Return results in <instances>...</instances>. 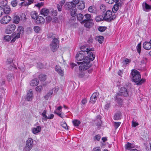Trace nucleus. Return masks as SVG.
Listing matches in <instances>:
<instances>
[{"instance_id": "4c0bfd02", "label": "nucleus", "mask_w": 151, "mask_h": 151, "mask_svg": "<svg viewBox=\"0 0 151 151\" xmlns=\"http://www.w3.org/2000/svg\"><path fill=\"white\" fill-rule=\"evenodd\" d=\"M107 29V27L105 26H99L98 28V30L100 32H103L104 31Z\"/></svg>"}, {"instance_id": "a19ab883", "label": "nucleus", "mask_w": 151, "mask_h": 151, "mask_svg": "<svg viewBox=\"0 0 151 151\" xmlns=\"http://www.w3.org/2000/svg\"><path fill=\"white\" fill-rule=\"evenodd\" d=\"M46 76L43 74H40L39 76V78L41 81H44L46 79Z\"/></svg>"}, {"instance_id": "423d86ee", "label": "nucleus", "mask_w": 151, "mask_h": 151, "mask_svg": "<svg viewBox=\"0 0 151 151\" xmlns=\"http://www.w3.org/2000/svg\"><path fill=\"white\" fill-rule=\"evenodd\" d=\"M59 42L56 38L54 39L50 44V48L53 52H55L58 48Z\"/></svg>"}, {"instance_id": "e433bc0d", "label": "nucleus", "mask_w": 151, "mask_h": 151, "mask_svg": "<svg viewBox=\"0 0 151 151\" xmlns=\"http://www.w3.org/2000/svg\"><path fill=\"white\" fill-rule=\"evenodd\" d=\"M17 32L20 33L21 35L23 34L24 32V28L22 27L19 26L18 27L17 29Z\"/></svg>"}, {"instance_id": "69168bd1", "label": "nucleus", "mask_w": 151, "mask_h": 151, "mask_svg": "<svg viewBox=\"0 0 151 151\" xmlns=\"http://www.w3.org/2000/svg\"><path fill=\"white\" fill-rule=\"evenodd\" d=\"M51 19L52 18L50 16H48L46 17V20L48 22H50Z\"/></svg>"}, {"instance_id": "473e14b6", "label": "nucleus", "mask_w": 151, "mask_h": 151, "mask_svg": "<svg viewBox=\"0 0 151 151\" xmlns=\"http://www.w3.org/2000/svg\"><path fill=\"white\" fill-rule=\"evenodd\" d=\"M13 20L14 23L18 24L20 21V18L18 16H15L13 17Z\"/></svg>"}, {"instance_id": "7c9ffc66", "label": "nucleus", "mask_w": 151, "mask_h": 151, "mask_svg": "<svg viewBox=\"0 0 151 151\" xmlns=\"http://www.w3.org/2000/svg\"><path fill=\"white\" fill-rule=\"evenodd\" d=\"M76 8L70 10V14L72 16L75 17L76 15Z\"/></svg>"}, {"instance_id": "0eeeda50", "label": "nucleus", "mask_w": 151, "mask_h": 151, "mask_svg": "<svg viewBox=\"0 0 151 151\" xmlns=\"http://www.w3.org/2000/svg\"><path fill=\"white\" fill-rule=\"evenodd\" d=\"M33 140L31 138H28L26 142V145L23 151H29L33 146Z\"/></svg>"}, {"instance_id": "6ab92c4d", "label": "nucleus", "mask_w": 151, "mask_h": 151, "mask_svg": "<svg viewBox=\"0 0 151 151\" xmlns=\"http://www.w3.org/2000/svg\"><path fill=\"white\" fill-rule=\"evenodd\" d=\"M97 9L95 6H91L88 8V11L91 13H96L97 11Z\"/></svg>"}, {"instance_id": "ea45409f", "label": "nucleus", "mask_w": 151, "mask_h": 151, "mask_svg": "<svg viewBox=\"0 0 151 151\" xmlns=\"http://www.w3.org/2000/svg\"><path fill=\"white\" fill-rule=\"evenodd\" d=\"M77 19L79 21H81L84 17V16L83 14L79 13L77 14Z\"/></svg>"}, {"instance_id": "1a4fd4ad", "label": "nucleus", "mask_w": 151, "mask_h": 151, "mask_svg": "<svg viewBox=\"0 0 151 151\" xmlns=\"http://www.w3.org/2000/svg\"><path fill=\"white\" fill-rule=\"evenodd\" d=\"M16 28V27L15 24H9L5 30V32L7 34H11L14 31Z\"/></svg>"}, {"instance_id": "72a5a7b5", "label": "nucleus", "mask_w": 151, "mask_h": 151, "mask_svg": "<svg viewBox=\"0 0 151 151\" xmlns=\"http://www.w3.org/2000/svg\"><path fill=\"white\" fill-rule=\"evenodd\" d=\"M95 19L96 22H100L104 19V18L103 16L100 15L96 16V17Z\"/></svg>"}, {"instance_id": "a18cd8bd", "label": "nucleus", "mask_w": 151, "mask_h": 151, "mask_svg": "<svg viewBox=\"0 0 151 151\" xmlns=\"http://www.w3.org/2000/svg\"><path fill=\"white\" fill-rule=\"evenodd\" d=\"M61 126L65 129H68V127L67 124L65 122H61Z\"/></svg>"}, {"instance_id": "f03ea898", "label": "nucleus", "mask_w": 151, "mask_h": 151, "mask_svg": "<svg viewBox=\"0 0 151 151\" xmlns=\"http://www.w3.org/2000/svg\"><path fill=\"white\" fill-rule=\"evenodd\" d=\"M132 79L133 81L136 83V84L140 85L145 81V79H141L139 72L135 69L132 70L131 72Z\"/></svg>"}, {"instance_id": "13d9d810", "label": "nucleus", "mask_w": 151, "mask_h": 151, "mask_svg": "<svg viewBox=\"0 0 151 151\" xmlns=\"http://www.w3.org/2000/svg\"><path fill=\"white\" fill-rule=\"evenodd\" d=\"M7 63L8 65H10L12 67H13L14 64L12 63V60H11V61H9L8 60L7 61Z\"/></svg>"}, {"instance_id": "09e8293b", "label": "nucleus", "mask_w": 151, "mask_h": 151, "mask_svg": "<svg viewBox=\"0 0 151 151\" xmlns=\"http://www.w3.org/2000/svg\"><path fill=\"white\" fill-rule=\"evenodd\" d=\"M110 107V103H107L105 105L104 108L106 110H107Z\"/></svg>"}, {"instance_id": "3c124183", "label": "nucleus", "mask_w": 151, "mask_h": 151, "mask_svg": "<svg viewBox=\"0 0 151 151\" xmlns=\"http://www.w3.org/2000/svg\"><path fill=\"white\" fill-rule=\"evenodd\" d=\"M42 89V86H37L36 88V91L38 92L41 91Z\"/></svg>"}, {"instance_id": "412c9836", "label": "nucleus", "mask_w": 151, "mask_h": 151, "mask_svg": "<svg viewBox=\"0 0 151 151\" xmlns=\"http://www.w3.org/2000/svg\"><path fill=\"white\" fill-rule=\"evenodd\" d=\"M31 17L34 19H37L38 17V14L37 12L35 11L32 12L30 13Z\"/></svg>"}, {"instance_id": "e2e57ef3", "label": "nucleus", "mask_w": 151, "mask_h": 151, "mask_svg": "<svg viewBox=\"0 0 151 151\" xmlns=\"http://www.w3.org/2000/svg\"><path fill=\"white\" fill-rule=\"evenodd\" d=\"M62 6L59 5V4H58L57 5V8L59 11H61L62 10Z\"/></svg>"}, {"instance_id": "bb28decb", "label": "nucleus", "mask_w": 151, "mask_h": 151, "mask_svg": "<svg viewBox=\"0 0 151 151\" xmlns=\"http://www.w3.org/2000/svg\"><path fill=\"white\" fill-rule=\"evenodd\" d=\"M52 93L53 91H50L44 96V98L46 100H48L49 98H51L52 96Z\"/></svg>"}, {"instance_id": "f704fd0d", "label": "nucleus", "mask_w": 151, "mask_h": 151, "mask_svg": "<svg viewBox=\"0 0 151 151\" xmlns=\"http://www.w3.org/2000/svg\"><path fill=\"white\" fill-rule=\"evenodd\" d=\"M125 0H116V4H118L120 6H121L124 4Z\"/></svg>"}, {"instance_id": "4be33fe9", "label": "nucleus", "mask_w": 151, "mask_h": 151, "mask_svg": "<svg viewBox=\"0 0 151 151\" xmlns=\"http://www.w3.org/2000/svg\"><path fill=\"white\" fill-rule=\"evenodd\" d=\"M85 7V3L83 1H81L79 2V4L78 5V9L80 10L83 9Z\"/></svg>"}, {"instance_id": "9d476101", "label": "nucleus", "mask_w": 151, "mask_h": 151, "mask_svg": "<svg viewBox=\"0 0 151 151\" xmlns=\"http://www.w3.org/2000/svg\"><path fill=\"white\" fill-rule=\"evenodd\" d=\"M11 17L9 15H6L4 16L1 19L0 22L3 24H5L9 23L11 20Z\"/></svg>"}, {"instance_id": "dca6fc26", "label": "nucleus", "mask_w": 151, "mask_h": 151, "mask_svg": "<svg viewBox=\"0 0 151 151\" xmlns=\"http://www.w3.org/2000/svg\"><path fill=\"white\" fill-rule=\"evenodd\" d=\"M97 94L96 93H93L90 98V102L92 104H94L97 99Z\"/></svg>"}, {"instance_id": "ddd939ff", "label": "nucleus", "mask_w": 151, "mask_h": 151, "mask_svg": "<svg viewBox=\"0 0 151 151\" xmlns=\"http://www.w3.org/2000/svg\"><path fill=\"white\" fill-rule=\"evenodd\" d=\"M142 7L143 10L146 12H149L151 10V6L145 2L142 3Z\"/></svg>"}, {"instance_id": "8fccbe9b", "label": "nucleus", "mask_w": 151, "mask_h": 151, "mask_svg": "<svg viewBox=\"0 0 151 151\" xmlns=\"http://www.w3.org/2000/svg\"><path fill=\"white\" fill-rule=\"evenodd\" d=\"M106 2L110 4H113L115 1V0H105Z\"/></svg>"}, {"instance_id": "37998d69", "label": "nucleus", "mask_w": 151, "mask_h": 151, "mask_svg": "<svg viewBox=\"0 0 151 151\" xmlns=\"http://www.w3.org/2000/svg\"><path fill=\"white\" fill-rule=\"evenodd\" d=\"M16 33L15 32H14L11 35L12 37L11 38H13L11 40V42H13L15 41L16 38L14 36L16 35Z\"/></svg>"}, {"instance_id": "4468645a", "label": "nucleus", "mask_w": 151, "mask_h": 151, "mask_svg": "<svg viewBox=\"0 0 151 151\" xmlns=\"http://www.w3.org/2000/svg\"><path fill=\"white\" fill-rule=\"evenodd\" d=\"M33 98V93L31 89L28 91L26 95V99L28 101H31Z\"/></svg>"}, {"instance_id": "5701e85b", "label": "nucleus", "mask_w": 151, "mask_h": 151, "mask_svg": "<svg viewBox=\"0 0 151 151\" xmlns=\"http://www.w3.org/2000/svg\"><path fill=\"white\" fill-rule=\"evenodd\" d=\"M121 118V114L120 112L118 111L116 113L114 117V119L115 120H119Z\"/></svg>"}, {"instance_id": "a878e982", "label": "nucleus", "mask_w": 151, "mask_h": 151, "mask_svg": "<svg viewBox=\"0 0 151 151\" xmlns=\"http://www.w3.org/2000/svg\"><path fill=\"white\" fill-rule=\"evenodd\" d=\"M95 39L98 41L99 43L101 44L103 42L104 38L103 36H97L96 37Z\"/></svg>"}, {"instance_id": "f8f14e48", "label": "nucleus", "mask_w": 151, "mask_h": 151, "mask_svg": "<svg viewBox=\"0 0 151 151\" xmlns=\"http://www.w3.org/2000/svg\"><path fill=\"white\" fill-rule=\"evenodd\" d=\"M65 6V8L69 10L76 8V5H75V4H74L73 2L71 1L66 2Z\"/></svg>"}, {"instance_id": "338daca9", "label": "nucleus", "mask_w": 151, "mask_h": 151, "mask_svg": "<svg viewBox=\"0 0 151 151\" xmlns=\"http://www.w3.org/2000/svg\"><path fill=\"white\" fill-rule=\"evenodd\" d=\"M71 2H73L74 4H75V5H76L79 2V0H73Z\"/></svg>"}, {"instance_id": "7ed1b4c3", "label": "nucleus", "mask_w": 151, "mask_h": 151, "mask_svg": "<svg viewBox=\"0 0 151 151\" xmlns=\"http://www.w3.org/2000/svg\"><path fill=\"white\" fill-rule=\"evenodd\" d=\"M128 96V93L127 89L124 87H122L121 88L120 91L117 93L116 96L115 97V99L119 105H122V101L119 97L120 96L126 97Z\"/></svg>"}, {"instance_id": "603ef678", "label": "nucleus", "mask_w": 151, "mask_h": 151, "mask_svg": "<svg viewBox=\"0 0 151 151\" xmlns=\"http://www.w3.org/2000/svg\"><path fill=\"white\" fill-rule=\"evenodd\" d=\"M4 10L3 9V8L0 6V17L4 14Z\"/></svg>"}, {"instance_id": "6e6d98bb", "label": "nucleus", "mask_w": 151, "mask_h": 151, "mask_svg": "<svg viewBox=\"0 0 151 151\" xmlns=\"http://www.w3.org/2000/svg\"><path fill=\"white\" fill-rule=\"evenodd\" d=\"M120 124H121V122H115L114 123V127H115V128L116 129L117 128L119 127V126H120Z\"/></svg>"}, {"instance_id": "5fc2aeb1", "label": "nucleus", "mask_w": 151, "mask_h": 151, "mask_svg": "<svg viewBox=\"0 0 151 151\" xmlns=\"http://www.w3.org/2000/svg\"><path fill=\"white\" fill-rule=\"evenodd\" d=\"M138 123L136 122H134L133 121L132 122V127H135L136 126H138Z\"/></svg>"}, {"instance_id": "b1692460", "label": "nucleus", "mask_w": 151, "mask_h": 151, "mask_svg": "<svg viewBox=\"0 0 151 151\" xmlns=\"http://www.w3.org/2000/svg\"><path fill=\"white\" fill-rule=\"evenodd\" d=\"M135 147V145L133 144L128 142L125 146L126 149L130 150V149L133 148Z\"/></svg>"}, {"instance_id": "c9c22d12", "label": "nucleus", "mask_w": 151, "mask_h": 151, "mask_svg": "<svg viewBox=\"0 0 151 151\" xmlns=\"http://www.w3.org/2000/svg\"><path fill=\"white\" fill-rule=\"evenodd\" d=\"M38 20H37V23L42 24L44 22L45 19L43 17L40 16L38 17Z\"/></svg>"}, {"instance_id": "39448f33", "label": "nucleus", "mask_w": 151, "mask_h": 151, "mask_svg": "<svg viewBox=\"0 0 151 151\" xmlns=\"http://www.w3.org/2000/svg\"><path fill=\"white\" fill-rule=\"evenodd\" d=\"M87 56V55L85 54V53L83 52H78L77 54L76 58L78 61H83L82 62H77V63L78 64L81 65L84 62V59L86 56Z\"/></svg>"}, {"instance_id": "20e7f679", "label": "nucleus", "mask_w": 151, "mask_h": 151, "mask_svg": "<svg viewBox=\"0 0 151 151\" xmlns=\"http://www.w3.org/2000/svg\"><path fill=\"white\" fill-rule=\"evenodd\" d=\"M116 17V15L113 14L111 11L108 10L106 12L104 17V20L107 22H110L115 19Z\"/></svg>"}, {"instance_id": "c756f323", "label": "nucleus", "mask_w": 151, "mask_h": 151, "mask_svg": "<svg viewBox=\"0 0 151 151\" xmlns=\"http://www.w3.org/2000/svg\"><path fill=\"white\" fill-rule=\"evenodd\" d=\"M3 9L4 10V13L6 14H9L11 11L10 8L9 6L3 8Z\"/></svg>"}, {"instance_id": "58836bf2", "label": "nucleus", "mask_w": 151, "mask_h": 151, "mask_svg": "<svg viewBox=\"0 0 151 151\" xmlns=\"http://www.w3.org/2000/svg\"><path fill=\"white\" fill-rule=\"evenodd\" d=\"M34 29L36 33H39L41 30V28L38 26H35L34 27Z\"/></svg>"}, {"instance_id": "393cba45", "label": "nucleus", "mask_w": 151, "mask_h": 151, "mask_svg": "<svg viewBox=\"0 0 151 151\" xmlns=\"http://www.w3.org/2000/svg\"><path fill=\"white\" fill-rule=\"evenodd\" d=\"M39 83V81L37 79L32 80L30 82V85L32 86H37Z\"/></svg>"}, {"instance_id": "aec40b11", "label": "nucleus", "mask_w": 151, "mask_h": 151, "mask_svg": "<svg viewBox=\"0 0 151 151\" xmlns=\"http://www.w3.org/2000/svg\"><path fill=\"white\" fill-rule=\"evenodd\" d=\"M49 11L48 9L46 8H43L40 11V14L44 16H46L49 14Z\"/></svg>"}, {"instance_id": "49530a36", "label": "nucleus", "mask_w": 151, "mask_h": 151, "mask_svg": "<svg viewBox=\"0 0 151 151\" xmlns=\"http://www.w3.org/2000/svg\"><path fill=\"white\" fill-rule=\"evenodd\" d=\"M101 137L99 134H97L94 137V140L99 141L101 139Z\"/></svg>"}, {"instance_id": "052dcab7", "label": "nucleus", "mask_w": 151, "mask_h": 151, "mask_svg": "<svg viewBox=\"0 0 151 151\" xmlns=\"http://www.w3.org/2000/svg\"><path fill=\"white\" fill-rule=\"evenodd\" d=\"M0 1L1 2V5L3 6H5L7 4V2L6 1H4L3 0H0Z\"/></svg>"}, {"instance_id": "680f3d73", "label": "nucleus", "mask_w": 151, "mask_h": 151, "mask_svg": "<svg viewBox=\"0 0 151 151\" xmlns=\"http://www.w3.org/2000/svg\"><path fill=\"white\" fill-rule=\"evenodd\" d=\"M92 151H101V149L100 147H96L93 148Z\"/></svg>"}, {"instance_id": "de8ad7c7", "label": "nucleus", "mask_w": 151, "mask_h": 151, "mask_svg": "<svg viewBox=\"0 0 151 151\" xmlns=\"http://www.w3.org/2000/svg\"><path fill=\"white\" fill-rule=\"evenodd\" d=\"M11 3L12 6H13L15 7L17 6V0H14L11 2Z\"/></svg>"}, {"instance_id": "774afa93", "label": "nucleus", "mask_w": 151, "mask_h": 151, "mask_svg": "<svg viewBox=\"0 0 151 151\" xmlns=\"http://www.w3.org/2000/svg\"><path fill=\"white\" fill-rule=\"evenodd\" d=\"M124 61L126 64H127L130 62V61L128 59L126 58Z\"/></svg>"}, {"instance_id": "cd10ccee", "label": "nucleus", "mask_w": 151, "mask_h": 151, "mask_svg": "<svg viewBox=\"0 0 151 151\" xmlns=\"http://www.w3.org/2000/svg\"><path fill=\"white\" fill-rule=\"evenodd\" d=\"M47 111L46 110H45L42 113L41 115L42 116V119L44 121H46L47 119V116L46 115Z\"/></svg>"}, {"instance_id": "a211bd4d", "label": "nucleus", "mask_w": 151, "mask_h": 151, "mask_svg": "<svg viewBox=\"0 0 151 151\" xmlns=\"http://www.w3.org/2000/svg\"><path fill=\"white\" fill-rule=\"evenodd\" d=\"M81 24H84V26L87 28H89L91 27V23L87 20L84 19L81 22Z\"/></svg>"}, {"instance_id": "79ce46f5", "label": "nucleus", "mask_w": 151, "mask_h": 151, "mask_svg": "<svg viewBox=\"0 0 151 151\" xmlns=\"http://www.w3.org/2000/svg\"><path fill=\"white\" fill-rule=\"evenodd\" d=\"M137 49L138 53L140 54L141 50V42L139 43L137 47Z\"/></svg>"}, {"instance_id": "2f4dec72", "label": "nucleus", "mask_w": 151, "mask_h": 151, "mask_svg": "<svg viewBox=\"0 0 151 151\" xmlns=\"http://www.w3.org/2000/svg\"><path fill=\"white\" fill-rule=\"evenodd\" d=\"M72 122L73 125L75 127L78 126L81 123V122L77 119L73 120L72 121Z\"/></svg>"}, {"instance_id": "2eb2a0df", "label": "nucleus", "mask_w": 151, "mask_h": 151, "mask_svg": "<svg viewBox=\"0 0 151 151\" xmlns=\"http://www.w3.org/2000/svg\"><path fill=\"white\" fill-rule=\"evenodd\" d=\"M55 69V71L58 73L60 75L62 76H63L64 75V71L61 69V68L60 66L56 65Z\"/></svg>"}, {"instance_id": "c03bdc74", "label": "nucleus", "mask_w": 151, "mask_h": 151, "mask_svg": "<svg viewBox=\"0 0 151 151\" xmlns=\"http://www.w3.org/2000/svg\"><path fill=\"white\" fill-rule=\"evenodd\" d=\"M11 36L9 35H6L4 36V39L7 41H10L11 39Z\"/></svg>"}, {"instance_id": "0e129e2a", "label": "nucleus", "mask_w": 151, "mask_h": 151, "mask_svg": "<svg viewBox=\"0 0 151 151\" xmlns=\"http://www.w3.org/2000/svg\"><path fill=\"white\" fill-rule=\"evenodd\" d=\"M54 117V115L52 114H51L50 115L47 117V119H53Z\"/></svg>"}, {"instance_id": "c85d7f7f", "label": "nucleus", "mask_w": 151, "mask_h": 151, "mask_svg": "<svg viewBox=\"0 0 151 151\" xmlns=\"http://www.w3.org/2000/svg\"><path fill=\"white\" fill-rule=\"evenodd\" d=\"M119 6H120L116 4L114 5L112 8V11L114 13H115L119 9Z\"/></svg>"}, {"instance_id": "4d7b16f0", "label": "nucleus", "mask_w": 151, "mask_h": 151, "mask_svg": "<svg viewBox=\"0 0 151 151\" xmlns=\"http://www.w3.org/2000/svg\"><path fill=\"white\" fill-rule=\"evenodd\" d=\"M81 102L82 104L84 105L87 103V99L86 98H84L82 100Z\"/></svg>"}, {"instance_id": "bf43d9fd", "label": "nucleus", "mask_w": 151, "mask_h": 151, "mask_svg": "<svg viewBox=\"0 0 151 151\" xmlns=\"http://www.w3.org/2000/svg\"><path fill=\"white\" fill-rule=\"evenodd\" d=\"M43 5V3L42 2H41L40 3H38L37 4L35 5V6L39 8H40Z\"/></svg>"}, {"instance_id": "9b49d317", "label": "nucleus", "mask_w": 151, "mask_h": 151, "mask_svg": "<svg viewBox=\"0 0 151 151\" xmlns=\"http://www.w3.org/2000/svg\"><path fill=\"white\" fill-rule=\"evenodd\" d=\"M62 107L61 106L58 107L54 111V114H57L61 118L64 116V114L62 112Z\"/></svg>"}, {"instance_id": "6e6552de", "label": "nucleus", "mask_w": 151, "mask_h": 151, "mask_svg": "<svg viewBox=\"0 0 151 151\" xmlns=\"http://www.w3.org/2000/svg\"><path fill=\"white\" fill-rule=\"evenodd\" d=\"M34 126H35L34 127L31 128V130L33 134L37 135L41 132V128L38 122L35 124Z\"/></svg>"}, {"instance_id": "864d4df0", "label": "nucleus", "mask_w": 151, "mask_h": 151, "mask_svg": "<svg viewBox=\"0 0 151 151\" xmlns=\"http://www.w3.org/2000/svg\"><path fill=\"white\" fill-rule=\"evenodd\" d=\"M85 18L88 21V20H89L90 19L91 17V15L90 14H86L85 15H84Z\"/></svg>"}, {"instance_id": "f257e3e1", "label": "nucleus", "mask_w": 151, "mask_h": 151, "mask_svg": "<svg viewBox=\"0 0 151 151\" xmlns=\"http://www.w3.org/2000/svg\"><path fill=\"white\" fill-rule=\"evenodd\" d=\"M80 49L81 51L79 52H84L85 54L87 55V56H86L84 59V62L79 67L80 71L79 76L82 78L85 76V74L87 73H89L92 72V70H88L86 73L85 71L91 66L92 64L91 62L94 59L95 56L91 52L94 50L93 48H88L84 46H82L81 47Z\"/></svg>"}, {"instance_id": "f3484780", "label": "nucleus", "mask_w": 151, "mask_h": 151, "mask_svg": "<svg viewBox=\"0 0 151 151\" xmlns=\"http://www.w3.org/2000/svg\"><path fill=\"white\" fill-rule=\"evenodd\" d=\"M143 47L144 49L146 50H150L151 49V44L148 42L145 41L143 44Z\"/></svg>"}]
</instances>
